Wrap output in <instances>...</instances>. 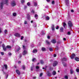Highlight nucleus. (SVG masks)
<instances>
[{"label": "nucleus", "instance_id": "338daca9", "mask_svg": "<svg viewBox=\"0 0 79 79\" xmlns=\"http://www.w3.org/2000/svg\"><path fill=\"white\" fill-rule=\"evenodd\" d=\"M48 2H50V0H46Z\"/></svg>", "mask_w": 79, "mask_h": 79}, {"label": "nucleus", "instance_id": "b1692460", "mask_svg": "<svg viewBox=\"0 0 79 79\" xmlns=\"http://www.w3.org/2000/svg\"><path fill=\"white\" fill-rule=\"evenodd\" d=\"M6 48H11V47L10 46L7 45L6 46Z\"/></svg>", "mask_w": 79, "mask_h": 79}, {"label": "nucleus", "instance_id": "a18cd8bd", "mask_svg": "<svg viewBox=\"0 0 79 79\" xmlns=\"http://www.w3.org/2000/svg\"><path fill=\"white\" fill-rule=\"evenodd\" d=\"M36 69H39V67L38 66H37L36 67Z\"/></svg>", "mask_w": 79, "mask_h": 79}, {"label": "nucleus", "instance_id": "6e6d98bb", "mask_svg": "<svg viewBox=\"0 0 79 79\" xmlns=\"http://www.w3.org/2000/svg\"><path fill=\"white\" fill-rule=\"evenodd\" d=\"M33 70V67H31V71H32Z\"/></svg>", "mask_w": 79, "mask_h": 79}, {"label": "nucleus", "instance_id": "7c9ffc66", "mask_svg": "<svg viewBox=\"0 0 79 79\" xmlns=\"http://www.w3.org/2000/svg\"><path fill=\"white\" fill-rule=\"evenodd\" d=\"M31 13H34V12H35V11H34V10H32L31 11Z\"/></svg>", "mask_w": 79, "mask_h": 79}, {"label": "nucleus", "instance_id": "79ce46f5", "mask_svg": "<svg viewBox=\"0 0 79 79\" xmlns=\"http://www.w3.org/2000/svg\"><path fill=\"white\" fill-rule=\"evenodd\" d=\"M1 54L2 55H4V52H1Z\"/></svg>", "mask_w": 79, "mask_h": 79}, {"label": "nucleus", "instance_id": "c756f323", "mask_svg": "<svg viewBox=\"0 0 79 79\" xmlns=\"http://www.w3.org/2000/svg\"><path fill=\"white\" fill-rule=\"evenodd\" d=\"M49 50L51 52H52V51H53V48H49Z\"/></svg>", "mask_w": 79, "mask_h": 79}, {"label": "nucleus", "instance_id": "4468645a", "mask_svg": "<svg viewBox=\"0 0 79 79\" xmlns=\"http://www.w3.org/2000/svg\"><path fill=\"white\" fill-rule=\"evenodd\" d=\"M50 19V17H49L47 16L45 18V20L46 21H48V20H49Z\"/></svg>", "mask_w": 79, "mask_h": 79}, {"label": "nucleus", "instance_id": "3c124183", "mask_svg": "<svg viewBox=\"0 0 79 79\" xmlns=\"http://www.w3.org/2000/svg\"><path fill=\"white\" fill-rule=\"evenodd\" d=\"M26 8H27V6H25L24 7V9H26Z\"/></svg>", "mask_w": 79, "mask_h": 79}, {"label": "nucleus", "instance_id": "49530a36", "mask_svg": "<svg viewBox=\"0 0 79 79\" xmlns=\"http://www.w3.org/2000/svg\"><path fill=\"white\" fill-rule=\"evenodd\" d=\"M42 75H43V73H41L40 74V77H41V76H42Z\"/></svg>", "mask_w": 79, "mask_h": 79}, {"label": "nucleus", "instance_id": "39448f33", "mask_svg": "<svg viewBox=\"0 0 79 79\" xmlns=\"http://www.w3.org/2000/svg\"><path fill=\"white\" fill-rule=\"evenodd\" d=\"M58 64V62L56 61H55L53 63V66H56V65Z\"/></svg>", "mask_w": 79, "mask_h": 79}, {"label": "nucleus", "instance_id": "de8ad7c7", "mask_svg": "<svg viewBox=\"0 0 79 79\" xmlns=\"http://www.w3.org/2000/svg\"><path fill=\"white\" fill-rule=\"evenodd\" d=\"M2 46L3 48H4L5 47L4 44H2Z\"/></svg>", "mask_w": 79, "mask_h": 79}, {"label": "nucleus", "instance_id": "2f4dec72", "mask_svg": "<svg viewBox=\"0 0 79 79\" xmlns=\"http://www.w3.org/2000/svg\"><path fill=\"white\" fill-rule=\"evenodd\" d=\"M64 78L65 79H68V77L67 76H65Z\"/></svg>", "mask_w": 79, "mask_h": 79}, {"label": "nucleus", "instance_id": "bb28decb", "mask_svg": "<svg viewBox=\"0 0 79 79\" xmlns=\"http://www.w3.org/2000/svg\"><path fill=\"white\" fill-rule=\"evenodd\" d=\"M25 2V1L24 0H21V2L22 3H24Z\"/></svg>", "mask_w": 79, "mask_h": 79}, {"label": "nucleus", "instance_id": "5701e85b", "mask_svg": "<svg viewBox=\"0 0 79 79\" xmlns=\"http://www.w3.org/2000/svg\"><path fill=\"white\" fill-rule=\"evenodd\" d=\"M5 67V69H7V65L6 64H5L4 65Z\"/></svg>", "mask_w": 79, "mask_h": 79}, {"label": "nucleus", "instance_id": "aec40b11", "mask_svg": "<svg viewBox=\"0 0 79 79\" xmlns=\"http://www.w3.org/2000/svg\"><path fill=\"white\" fill-rule=\"evenodd\" d=\"M67 60L65 58H63L62 59V61H66Z\"/></svg>", "mask_w": 79, "mask_h": 79}, {"label": "nucleus", "instance_id": "20e7f679", "mask_svg": "<svg viewBox=\"0 0 79 79\" xmlns=\"http://www.w3.org/2000/svg\"><path fill=\"white\" fill-rule=\"evenodd\" d=\"M27 53V51L26 50H24L23 52V55H25Z\"/></svg>", "mask_w": 79, "mask_h": 79}, {"label": "nucleus", "instance_id": "c03bdc74", "mask_svg": "<svg viewBox=\"0 0 79 79\" xmlns=\"http://www.w3.org/2000/svg\"><path fill=\"white\" fill-rule=\"evenodd\" d=\"M21 37V40H23V38H24V37H23V36H22Z\"/></svg>", "mask_w": 79, "mask_h": 79}, {"label": "nucleus", "instance_id": "c9c22d12", "mask_svg": "<svg viewBox=\"0 0 79 79\" xmlns=\"http://www.w3.org/2000/svg\"><path fill=\"white\" fill-rule=\"evenodd\" d=\"M33 26H34V27H37V25L35 24H33Z\"/></svg>", "mask_w": 79, "mask_h": 79}, {"label": "nucleus", "instance_id": "9b49d317", "mask_svg": "<svg viewBox=\"0 0 79 79\" xmlns=\"http://www.w3.org/2000/svg\"><path fill=\"white\" fill-rule=\"evenodd\" d=\"M20 49H21L20 47H19L15 51V53H17L18 52H19V50H20Z\"/></svg>", "mask_w": 79, "mask_h": 79}, {"label": "nucleus", "instance_id": "c85d7f7f", "mask_svg": "<svg viewBox=\"0 0 79 79\" xmlns=\"http://www.w3.org/2000/svg\"><path fill=\"white\" fill-rule=\"evenodd\" d=\"M33 53H35V52H37V50L35 49V50H33Z\"/></svg>", "mask_w": 79, "mask_h": 79}, {"label": "nucleus", "instance_id": "ddd939ff", "mask_svg": "<svg viewBox=\"0 0 79 79\" xmlns=\"http://www.w3.org/2000/svg\"><path fill=\"white\" fill-rule=\"evenodd\" d=\"M16 73L17 74H18L19 75H20V72H19V70H16Z\"/></svg>", "mask_w": 79, "mask_h": 79}, {"label": "nucleus", "instance_id": "09e8293b", "mask_svg": "<svg viewBox=\"0 0 79 79\" xmlns=\"http://www.w3.org/2000/svg\"><path fill=\"white\" fill-rule=\"evenodd\" d=\"M56 29H59V27L58 26H57L56 28Z\"/></svg>", "mask_w": 79, "mask_h": 79}, {"label": "nucleus", "instance_id": "412c9836", "mask_svg": "<svg viewBox=\"0 0 79 79\" xmlns=\"http://www.w3.org/2000/svg\"><path fill=\"white\" fill-rule=\"evenodd\" d=\"M46 49L45 48H42V51H45Z\"/></svg>", "mask_w": 79, "mask_h": 79}, {"label": "nucleus", "instance_id": "052dcab7", "mask_svg": "<svg viewBox=\"0 0 79 79\" xmlns=\"http://www.w3.org/2000/svg\"><path fill=\"white\" fill-rule=\"evenodd\" d=\"M54 57H56V55L55 54H54Z\"/></svg>", "mask_w": 79, "mask_h": 79}, {"label": "nucleus", "instance_id": "4d7b16f0", "mask_svg": "<svg viewBox=\"0 0 79 79\" xmlns=\"http://www.w3.org/2000/svg\"><path fill=\"white\" fill-rule=\"evenodd\" d=\"M8 75H7L6 76V79H7V78H8Z\"/></svg>", "mask_w": 79, "mask_h": 79}, {"label": "nucleus", "instance_id": "8fccbe9b", "mask_svg": "<svg viewBox=\"0 0 79 79\" xmlns=\"http://www.w3.org/2000/svg\"><path fill=\"white\" fill-rule=\"evenodd\" d=\"M55 3V1H52V4H54Z\"/></svg>", "mask_w": 79, "mask_h": 79}, {"label": "nucleus", "instance_id": "680f3d73", "mask_svg": "<svg viewBox=\"0 0 79 79\" xmlns=\"http://www.w3.org/2000/svg\"><path fill=\"white\" fill-rule=\"evenodd\" d=\"M48 39H50V36H48Z\"/></svg>", "mask_w": 79, "mask_h": 79}, {"label": "nucleus", "instance_id": "58836bf2", "mask_svg": "<svg viewBox=\"0 0 79 79\" xmlns=\"http://www.w3.org/2000/svg\"><path fill=\"white\" fill-rule=\"evenodd\" d=\"M36 61V59L35 58H34L32 60V61Z\"/></svg>", "mask_w": 79, "mask_h": 79}, {"label": "nucleus", "instance_id": "1a4fd4ad", "mask_svg": "<svg viewBox=\"0 0 79 79\" xmlns=\"http://www.w3.org/2000/svg\"><path fill=\"white\" fill-rule=\"evenodd\" d=\"M14 35L16 37H20V35L17 33H15Z\"/></svg>", "mask_w": 79, "mask_h": 79}, {"label": "nucleus", "instance_id": "6e6552de", "mask_svg": "<svg viewBox=\"0 0 79 79\" xmlns=\"http://www.w3.org/2000/svg\"><path fill=\"white\" fill-rule=\"evenodd\" d=\"M65 3L66 5H67V6H68V5L69 4V0H65Z\"/></svg>", "mask_w": 79, "mask_h": 79}, {"label": "nucleus", "instance_id": "4be33fe9", "mask_svg": "<svg viewBox=\"0 0 79 79\" xmlns=\"http://www.w3.org/2000/svg\"><path fill=\"white\" fill-rule=\"evenodd\" d=\"M40 63L41 64H43L44 63V61H43V60H41L40 61Z\"/></svg>", "mask_w": 79, "mask_h": 79}, {"label": "nucleus", "instance_id": "f3484780", "mask_svg": "<svg viewBox=\"0 0 79 79\" xmlns=\"http://www.w3.org/2000/svg\"><path fill=\"white\" fill-rule=\"evenodd\" d=\"M63 25L64 27V28H65V26H66V23H65L64 22V23H63Z\"/></svg>", "mask_w": 79, "mask_h": 79}, {"label": "nucleus", "instance_id": "ea45409f", "mask_svg": "<svg viewBox=\"0 0 79 79\" xmlns=\"http://www.w3.org/2000/svg\"><path fill=\"white\" fill-rule=\"evenodd\" d=\"M30 5H31L30 2H27V5H28V6H29Z\"/></svg>", "mask_w": 79, "mask_h": 79}, {"label": "nucleus", "instance_id": "f03ea898", "mask_svg": "<svg viewBox=\"0 0 79 79\" xmlns=\"http://www.w3.org/2000/svg\"><path fill=\"white\" fill-rule=\"evenodd\" d=\"M11 5L12 6H15L16 5V3L15 1H13L11 2Z\"/></svg>", "mask_w": 79, "mask_h": 79}, {"label": "nucleus", "instance_id": "f8f14e48", "mask_svg": "<svg viewBox=\"0 0 79 79\" xmlns=\"http://www.w3.org/2000/svg\"><path fill=\"white\" fill-rule=\"evenodd\" d=\"M52 42L53 44H55V43L56 42V40H55V39H53L52 40Z\"/></svg>", "mask_w": 79, "mask_h": 79}, {"label": "nucleus", "instance_id": "6ab92c4d", "mask_svg": "<svg viewBox=\"0 0 79 79\" xmlns=\"http://www.w3.org/2000/svg\"><path fill=\"white\" fill-rule=\"evenodd\" d=\"M46 43L48 45H50V42H49V41H48V40H46Z\"/></svg>", "mask_w": 79, "mask_h": 79}, {"label": "nucleus", "instance_id": "e2e57ef3", "mask_svg": "<svg viewBox=\"0 0 79 79\" xmlns=\"http://www.w3.org/2000/svg\"><path fill=\"white\" fill-rule=\"evenodd\" d=\"M50 70H53V68H50Z\"/></svg>", "mask_w": 79, "mask_h": 79}, {"label": "nucleus", "instance_id": "603ef678", "mask_svg": "<svg viewBox=\"0 0 79 79\" xmlns=\"http://www.w3.org/2000/svg\"><path fill=\"white\" fill-rule=\"evenodd\" d=\"M21 63V62L20 61H18V63H19V64H20V63Z\"/></svg>", "mask_w": 79, "mask_h": 79}, {"label": "nucleus", "instance_id": "864d4df0", "mask_svg": "<svg viewBox=\"0 0 79 79\" xmlns=\"http://www.w3.org/2000/svg\"><path fill=\"white\" fill-rule=\"evenodd\" d=\"M27 24V22L26 21H25L24 24Z\"/></svg>", "mask_w": 79, "mask_h": 79}, {"label": "nucleus", "instance_id": "e433bc0d", "mask_svg": "<svg viewBox=\"0 0 79 79\" xmlns=\"http://www.w3.org/2000/svg\"><path fill=\"white\" fill-rule=\"evenodd\" d=\"M5 34H6V32H7V30H5L4 31Z\"/></svg>", "mask_w": 79, "mask_h": 79}, {"label": "nucleus", "instance_id": "2eb2a0df", "mask_svg": "<svg viewBox=\"0 0 79 79\" xmlns=\"http://www.w3.org/2000/svg\"><path fill=\"white\" fill-rule=\"evenodd\" d=\"M27 19H29V20H30V19L31 18V17H30V15H29V14H27Z\"/></svg>", "mask_w": 79, "mask_h": 79}, {"label": "nucleus", "instance_id": "0eeeda50", "mask_svg": "<svg viewBox=\"0 0 79 79\" xmlns=\"http://www.w3.org/2000/svg\"><path fill=\"white\" fill-rule=\"evenodd\" d=\"M76 55L74 54H73L71 56V59H73L75 57Z\"/></svg>", "mask_w": 79, "mask_h": 79}, {"label": "nucleus", "instance_id": "69168bd1", "mask_svg": "<svg viewBox=\"0 0 79 79\" xmlns=\"http://www.w3.org/2000/svg\"><path fill=\"white\" fill-rule=\"evenodd\" d=\"M63 40H64V41H65L66 40V38H63Z\"/></svg>", "mask_w": 79, "mask_h": 79}, {"label": "nucleus", "instance_id": "cd10ccee", "mask_svg": "<svg viewBox=\"0 0 79 79\" xmlns=\"http://www.w3.org/2000/svg\"><path fill=\"white\" fill-rule=\"evenodd\" d=\"M63 28H61L60 29V32H63Z\"/></svg>", "mask_w": 79, "mask_h": 79}, {"label": "nucleus", "instance_id": "774afa93", "mask_svg": "<svg viewBox=\"0 0 79 79\" xmlns=\"http://www.w3.org/2000/svg\"><path fill=\"white\" fill-rule=\"evenodd\" d=\"M23 48H25V46H24L23 45Z\"/></svg>", "mask_w": 79, "mask_h": 79}, {"label": "nucleus", "instance_id": "a211bd4d", "mask_svg": "<svg viewBox=\"0 0 79 79\" xmlns=\"http://www.w3.org/2000/svg\"><path fill=\"white\" fill-rule=\"evenodd\" d=\"M34 5L35 6H37V3L36 2H34Z\"/></svg>", "mask_w": 79, "mask_h": 79}, {"label": "nucleus", "instance_id": "5fc2aeb1", "mask_svg": "<svg viewBox=\"0 0 79 79\" xmlns=\"http://www.w3.org/2000/svg\"><path fill=\"white\" fill-rule=\"evenodd\" d=\"M8 55H10V56H11V53H8Z\"/></svg>", "mask_w": 79, "mask_h": 79}, {"label": "nucleus", "instance_id": "13d9d810", "mask_svg": "<svg viewBox=\"0 0 79 79\" xmlns=\"http://www.w3.org/2000/svg\"><path fill=\"white\" fill-rule=\"evenodd\" d=\"M34 44H32V45H31V47H34Z\"/></svg>", "mask_w": 79, "mask_h": 79}, {"label": "nucleus", "instance_id": "f704fd0d", "mask_svg": "<svg viewBox=\"0 0 79 79\" xmlns=\"http://www.w3.org/2000/svg\"><path fill=\"white\" fill-rule=\"evenodd\" d=\"M70 73L71 74H73V71L72 70H70Z\"/></svg>", "mask_w": 79, "mask_h": 79}, {"label": "nucleus", "instance_id": "473e14b6", "mask_svg": "<svg viewBox=\"0 0 79 79\" xmlns=\"http://www.w3.org/2000/svg\"><path fill=\"white\" fill-rule=\"evenodd\" d=\"M22 68L23 69H25V66H24V65H23L22 66Z\"/></svg>", "mask_w": 79, "mask_h": 79}, {"label": "nucleus", "instance_id": "a19ab883", "mask_svg": "<svg viewBox=\"0 0 79 79\" xmlns=\"http://www.w3.org/2000/svg\"><path fill=\"white\" fill-rule=\"evenodd\" d=\"M67 34L68 35H71V33L69 31H68L67 33Z\"/></svg>", "mask_w": 79, "mask_h": 79}, {"label": "nucleus", "instance_id": "9d476101", "mask_svg": "<svg viewBox=\"0 0 79 79\" xmlns=\"http://www.w3.org/2000/svg\"><path fill=\"white\" fill-rule=\"evenodd\" d=\"M52 31H54L55 30V26L54 25L52 24Z\"/></svg>", "mask_w": 79, "mask_h": 79}, {"label": "nucleus", "instance_id": "72a5a7b5", "mask_svg": "<svg viewBox=\"0 0 79 79\" xmlns=\"http://www.w3.org/2000/svg\"><path fill=\"white\" fill-rule=\"evenodd\" d=\"M3 49L4 51H6V48H5V47L3 48Z\"/></svg>", "mask_w": 79, "mask_h": 79}, {"label": "nucleus", "instance_id": "7ed1b4c3", "mask_svg": "<svg viewBox=\"0 0 79 79\" xmlns=\"http://www.w3.org/2000/svg\"><path fill=\"white\" fill-rule=\"evenodd\" d=\"M68 24L69 27H72L73 26V23L70 21H69L68 23Z\"/></svg>", "mask_w": 79, "mask_h": 79}, {"label": "nucleus", "instance_id": "a878e982", "mask_svg": "<svg viewBox=\"0 0 79 79\" xmlns=\"http://www.w3.org/2000/svg\"><path fill=\"white\" fill-rule=\"evenodd\" d=\"M53 75H55L56 74V72L54 71L52 73Z\"/></svg>", "mask_w": 79, "mask_h": 79}, {"label": "nucleus", "instance_id": "dca6fc26", "mask_svg": "<svg viewBox=\"0 0 79 79\" xmlns=\"http://www.w3.org/2000/svg\"><path fill=\"white\" fill-rule=\"evenodd\" d=\"M75 60L76 61H79V58H78L77 57H76L75 58Z\"/></svg>", "mask_w": 79, "mask_h": 79}, {"label": "nucleus", "instance_id": "37998d69", "mask_svg": "<svg viewBox=\"0 0 79 79\" xmlns=\"http://www.w3.org/2000/svg\"><path fill=\"white\" fill-rule=\"evenodd\" d=\"M76 71L77 73H78V72H79V69H77L76 70Z\"/></svg>", "mask_w": 79, "mask_h": 79}, {"label": "nucleus", "instance_id": "4c0bfd02", "mask_svg": "<svg viewBox=\"0 0 79 79\" xmlns=\"http://www.w3.org/2000/svg\"><path fill=\"white\" fill-rule=\"evenodd\" d=\"M16 13H14L13 14V16H16Z\"/></svg>", "mask_w": 79, "mask_h": 79}, {"label": "nucleus", "instance_id": "0e129e2a", "mask_svg": "<svg viewBox=\"0 0 79 79\" xmlns=\"http://www.w3.org/2000/svg\"><path fill=\"white\" fill-rule=\"evenodd\" d=\"M21 56H22V55H20L19 56V58H21Z\"/></svg>", "mask_w": 79, "mask_h": 79}, {"label": "nucleus", "instance_id": "423d86ee", "mask_svg": "<svg viewBox=\"0 0 79 79\" xmlns=\"http://www.w3.org/2000/svg\"><path fill=\"white\" fill-rule=\"evenodd\" d=\"M47 74L48 76H49V77L51 76V73H50V72L49 71H48L47 72Z\"/></svg>", "mask_w": 79, "mask_h": 79}, {"label": "nucleus", "instance_id": "bf43d9fd", "mask_svg": "<svg viewBox=\"0 0 79 79\" xmlns=\"http://www.w3.org/2000/svg\"><path fill=\"white\" fill-rule=\"evenodd\" d=\"M71 12H72V13H73L74 12V10H71Z\"/></svg>", "mask_w": 79, "mask_h": 79}, {"label": "nucleus", "instance_id": "393cba45", "mask_svg": "<svg viewBox=\"0 0 79 79\" xmlns=\"http://www.w3.org/2000/svg\"><path fill=\"white\" fill-rule=\"evenodd\" d=\"M37 16H38V15H37V14H36L35 15V18H36V19H38V18H37Z\"/></svg>", "mask_w": 79, "mask_h": 79}, {"label": "nucleus", "instance_id": "f257e3e1", "mask_svg": "<svg viewBox=\"0 0 79 79\" xmlns=\"http://www.w3.org/2000/svg\"><path fill=\"white\" fill-rule=\"evenodd\" d=\"M8 0H2V2H1V7L0 8L1 10L3 9V6L4 4H6V5H8Z\"/></svg>", "mask_w": 79, "mask_h": 79}]
</instances>
